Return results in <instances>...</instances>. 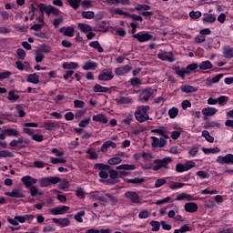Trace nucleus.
Wrapping results in <instances>:
<instances>
[{
    "instance_id": "4d7b16f0",
    "label": "nucleus",
    "mask_w": 233,
    "mask_h": 233,
    "mask_svg": "<svg viewBox=\"0 0 233 233\" xmlns=\"http://www.w3.org/2000/svg\"><path fill=\"white\" fill-rule=\"evenodd\" d=\"M106 198H107V201H110L112 205H117V203H119V199H117V198H116L115 196H112L109 193H106Z\"/></svg>"
},
{
    "instance_id": "e433bc0d",
    "label": "nucleus",
    "mask_w": 233,
    "mask_h": 233,
    "mask_svg": "<svg viewBox=\"0 0 233 233\" xmlns=\"http://www.w3.org/2000/svg\"><path fill=\"white\" fill-rule=\"evenodd\" d=\"M109 5H130V0H105Z\"/></svg>"
},
{
    "instance_id": "09e8293b",
    "label": "nucleus",
    "mask_w": 233,
    "mask_h": 233,
    "mask_svg": "<svg viewBox=\"0 0 233 233\" xmlns=\"http://www.w3.org/2000/svg\"><path fill=\"white\" fill-rule=\"evenodd\" d=\"M67 3L74 10H77L81 6V0H67Z\"/></svg>"
},
{
    "instance_id": "c85d7f7f",
    "label": "nucleus",
    "mask_w": 233,
    "mask_h": 233,
    "mask_svg": "<svg viewBox=\"0 0 233 233\" xmlns=\"http://www.w3.org/2000/svg\"><path fill=\"white\" fill-rule=\"evenodd\" d=\"M27 83H33V85H39V75L36 73L27 75Z\"/></svg>"
},
{
    "instance_id": "6e6552de",
    "label": "nucleus",
    "mask_w": 233,
    "mask_h": 233,
    "mask_svg": "<svg viewBox=\"0 0 233 233\" xmlns=\"http://www.w3.org/2000/svg\"><path fill=\"white\" fill-rule=\"evenodd\" d=\"M217 162L220 165H233V155L227 154L226 156H218Z\"/></svg>"
},
{
    "instance_id": "dca6fc26",
    "label": "nucleus",
    "mask_w": 233,
    "mask_h": 233,
    "mask_svg": "<svg viewBox=\"0 0 233 233\" xmlns=\"http://www.w3.org/2000/svg\"><path fill=\"white\" fill-rule=\"evenodd\" d=\"M125 198H127V199H129L131 203H139V195L136 191L126 192Z\"/></svg>"
},
{
    "instance_id": "423d86ee",
    "label": "nucleus",
    "mask_w": 233,
    "mask_h": 233,
    "mask_svg": "<svg viewBox=\"0 0 233 233\" xmlns=\"http://www.w3.org/2000/svg\"><path fill=\"white\" fill-rule=\"evenodd\" d=\"M196 167V163L194 161H187L185 164L178 163L176 165V172H187L190 170V168H194Z\"/></svg>"
},
{
    "instance_id": "5701e85b",
    "label": "nucleus",
    "mask_w": 233,
    "mask_h": 233,
    "mask_svg": "<svg viewBox=\"0 0 233 233\" xmlns=\"http://www.w3.org/2000/svg\"><path fill=\"white\" fill-rule=\"evenodd\" d=\"M116 105H130L133 103L131 96H120L115 99Z\"/></svg>"
},
{
    "instance_id": "8fccbe9b",
    "label": "nucleus",
    "mask_w": 233,
    "mask_h": 233,
    "mask_svg": "<svg viewBox=\"0 0 233 233\" xmlns=\"http://www.w3.org/2000/svg\"><path fill=\"white\" fill-rule=\"evenodd\" d=\"M121 163H123V159L119 157H114L108 160V164L112 166L119 165Z\"/></svg>"
},
{
    "instance_id": "603ef678",
    "label": "nucleus",
    "mask_w": 233,
    "mask_h": 233,
    "mask_svg": "<svg viewBox=\"0 0 233 233\" xmlns=\"http://www.w3.org/2000/svg\"><path fill=\"white\" fill-rule=\"evenodd\" d=\"M184 186H185V184L180 183V182H171V183H169V188L171 190H177V188H183Z\"/></svg>"
},
{
    "instance_id": "bf43d9fd",
    "label": "nucleus",
    "mask_w": 233,
    "mask_h": 233,
    "mask_svg": "<svg viewBox=\"0 0 233 233\" xmlns=\"http://www.w3.org/2000/svg\"><path fill=\"white\" fill-rule=\"evenodd\" d=\"M224 56L228 59H232V57H233V47H226L224 49Z\"/></svg>"
},
{
    "instance_id": "5fc2aeb1",
    "label": "nucleus",
    "mask_w": 233,
    "mask_h": 233,
    "mask_svg": "<svg viewBox=\"0 0 233 233\" xmlns=\"http://www.w3.org/2000/svg\"><path fill=\"white\" fill-rule=\"evenodd\" d=\"M202 137H205L208 143H214V137L210 136V133L208 130L202 131Z\"/></svg>"
},
{
    "instance_id": "c03bdc74",
    "label": "nucleus",
    "mask_w": 233,
    "mask_h": 233,
    "mask_svg": "<svg viewBox=\"0 0 233 233\" xmlns=\"http://www.w3.org/2000/svg\"><path fill=\"white\" fill-rule=\"evenodd\" d=\"M81 15L84 19H94L96 13L93 11H82Z\"/></svg>"
},
{
    "instance_id": "bb28decb",
    "label": "nucleus",
    "mask_w": 233,
    "mask_h": 233,
    "mask_svg": "<svg viewBox=\"0 0 233 233\" xmlns=\"http://www.w3.org/2000/svg\"><path fill=\"white\" fill-rule=\"evenodd\" d=\"M151 132L153 134H157V136H161L162 137H168V131L165 127H162L160 128L152 129Z\"/></svg>"
},
{
    "instance_id": "2f4dec72",
    "label": "nucleus",
    "mask_w": 233,
    "mask_h": 233,
    "mask_svg": "<svg viewBox=\"0 0 233 233\" xmlns=\"http://www.w3.org/2000/svg\"><path fill=\"white\" fill-rule=\"evenodd\" d=\"M93 91L96 93L102 92L104 94H106V92H110V88H108L106 86H103L99 84H96L93 87Z\"/></svg>"
},
{
    "instance_id": "37998d69",
    "label": "nucleus",
    "mask_w": 233,
    "mask_h": 233,
    "mask_svg": "<svg viewBox=\"0 0 233 233\" xmlns=\"http://www.w3.org/2000/svg\"><path fill=\"white\" fill-rule=\"evenodd\" d=\"M202 21L204 23H216V16L210 14H206L204 15Z\"/></svg>"
},
{
    "instance_id": "052dcab7",
    "label": "nucleus",
    "mask_w": 233,
    "mask_h": 233,
    "mask_svg": "<svg viewBox=\"0 0 233 233\" xmlns=\"http://www.w3.org/2000/svg\"><path fill=\"white\" fill-rule=\"evenodd\" d=\"M80 5L84 10H88V8H92V6H94V5H92V1L90 0H84L80 3Z\"/></svg>"
},
{
    "instance_id": "7ed1b4c3",
    "label": "nucleus",
    "mask_w": 233,
    "mask_h": 233,
    "mask_svg": "<svg viewBox=\"0 0 233 233\" xmlns=\"http://www.w3.org/2000/svg\"><path fill=\"white\" fill-rule=\"evenodd\" d=\"M35 216L34 215H23V216H15L14 218L8 217L7 221L10 225H14V227H17L19 223H32Z\"/></svg>"
},
{
    "instance_id": "20e7f679",
    "label": "nucleus",
    "mask_w": 233,
    "mask_h": 233,
    "mask_svg": "<svg viewBox=\"0 0 233 233\" xmlns=\"http://www.w3.org/2000/svg\"><path fill=\"white\" fill-rule=\"evenodd\" d=\"M134 10H137V12H140L141 15H143L144 17H152V15H154V12L148 11V10H152V6L146 4L137 5L135 9H131V12H134Z\"/></svg>"
},
{
    "instance_id": "58836bf2",
    "label": "nucleus",
    "mask_w": 233,
    "mask_h": 233,
    "mask_svg": "<svg viewBox=\"0 0 233 233\" xmlns=\"http://www.w3.org/2000/svg\"><path fill=\"white\" fill-rule=\"evenodd\" d=\"M78 28L79 30H81V32H84L85 34L92 32V26H90V25L87 24L79 23Z\"/></svg>"
},
{
    "instance_id": "412c9836",
    "label": "nucleus",
    "mask_w": 233,
    "mask_h": 233,
    "mask_svg": "<svg viewBox=\"0 0 233 233\" xmlns=\"http://www.w3.org/2000/svg\"><path fill=\"white\" fill-rule=\"evenodd\" d=\"M59 32L67 37H74L75 29L73 26H63L59 29Z\"/></svg>"
},
{
    "instance_id": "ddd939ff",
    "label": "nucleus",
    "mask_w": 233,
    "mask_h": 233,
    "mask_svg": "<svg viewBox=\"0 0 233 233\" xmlns=\"http://www.w3.org/2000/svg\"><path fill=\"white\" fill-rule=\"evenodd\" d=\"M133 37L137 39L139 43H146L147 41H150L154 36L148 33H137L133 35Z\"/></svg>"
},
{
    "instance_id": "1a4fd4ad",
    "label": "nucleus",
    "mask_w": 233,
    "mask_h": 233,
    "mask_svg": "<svg viewBox=\"0 0 233 233\" xmlns=\"http://www.w3.org/2000/svg\"><path fill=\"white\" fill-rule=\"evenodd\" d=\"M5 196H8V198H14L15 199H19L22 198H25V192L22 188H13L11 192H6Z\"/></svg>"
},
{
    "instance_id": "72a5a7b5",
    "label": "nucleus",
    "mask_w": 233,
    "mask_h": 233,
    "mask_svg": "<svg viewBox=\"0 0 233 233\" xmlns=\"http://www.w3.org/2000/svg\"><path fill=\"white\" fill-rule=\"evenodd\" d=\"M181 90L185 94H194V92H198V87L193 86H183Z\"/></svg>"
},
{
    "instance_id": "680f3d73",
    "label": "nucleus",
    "mask_w": 233,
    "mask_h": 233,
    "mask_svg": "<svg viewBox=\"0 0 233 233\" xmlns=\"http://www.w3.org/2000/svg\"><path fill=\"white\" fill-rule=\"evenodd\" d=\"M150 216H151V213L147 209L140 211V213L138 214V218L140 219H147V218H150Z\"/></svg>"
},
{
    "instance_id": "69168bd1",
    "label": "nucleus",
    "mask_w": 233,
    "mask_h": 233,
    "mask_svg": "<svg viewBox=\"0 0 233 233\" xmlns=\"http://www.w3.org/2000/svg\"><path fill=\"white\" fill-rule=\"evenodd\" d=\"M130 85L131 86H139V85H142L141 79L138 77H133L130 79Z\"/></svg>"
},
{
    "instance_id": "ea45409f",
    "label": "nucleus",
    "mask_w": 233,
    "mask_h": 233,
    "mask_svg": "<svg viewBox=\"0 0 233 233\" xmlns=\"http://www.w3.org/2000/svg\"><path fill=\"white\" fill-rule=\"evenodd\" d=\"M202 151L204 152V154H219L221 149H219V147H202Z\"/></svg>"
},
{
    "instance_id": "b1692460",
    "label": "nucleus",
    "mask_w": 233,
    "mask_h": 233,
    "mask_svg": "<svg viewBox=\"0 0 233 233\" xmlns=\"http://www.w3.org/2000/svg\"><path fill=\"white\" fill-rule=\"evenodd\" d=\"M184 208H185L186 212L194 214V212H198V204H196L194 202L186 203L184 205Z\"/></svg>"
},
{
    "instance_id": "6ab92c4d",
    "label": "nucleus",
    "mask_w": 233,
    "mask_h": 233,
    "mask_svg": "<svg viewBox=\"0 0 233 233\" xmlns=\"http://www.w3.org/2000/svg\"><path fill=\"white\" fill-rule=\"evenodd\" d=\"M53 223H56V225H60L62 228H65V227H70V219L68 218H52Z\"/></svg>"
},
{
    "instance_id": "4be33fe9",
    "label": "nucleus",
    "mask_w": 233,
    "mask_h": 233,
    "mask_svg": "<svg viewBox=\"0 0 233 233\" xmlns=\"http://www.w3.org/2000/svg\"><path fill=\"white\" fill-rule=\"evenodd\" d=\"M44 128L51 132L57 130L59 128V124L57 122L47 121L44 124Z\"/></svg>"
},
{
    "instance_id": "774afa93",
    "label": "nucleus",
    "mask_w": 233,
    "mask_h": 233,
    "mask_svg": "<svg viewBox=\"0 0 233 233\" xmlns=\"http://www.w3.org/2000/svg\"><path fill=\"white\" fill-rule=\"evenodd\" d=\"M75 108H85V101L74 100Z\"/></svg>"
},
{
    "instance_id": "f704fd0d",
    "label": "nucleus",
    "mask_w": 233,
    "mask_h": 233,
    "mask_svg": "<svg viewBox=\"0 0 233 233\" xmlns=\"http://www.w3.org/2000/svg\"><path fill=\"white\" fill-rule=\"evenodd\" d=\"M89 46H91V48H95V50H97V52H99V54H103V52H105V49H103V47L101 46V44H99L98 41H93L89 44Z\"/></svg>"
},
{
    "instance_id": "c756f323",
    "label": "nucleus",
    "mask_w": 233,
    "mask_h": 233,
    "mask_svg": "<svg viewBox=\"0 0 233 233\" xmlns=\"http://www.w3.org/2000/svg\"><path fill=\"white\" fill-rule=\"evenodd\" d=\"M93 121L96 123H102L103 125H106L108 123V119H106V116L103 114H98L93 116Z\"/></svg>"
},
{
    "instance_id": "a211bd4d",
    "label": "nucleus",
    "mask_w": 233,
    "mask_h": 233,
    "mask_svg": "<svg viewBox=\"0 0 233 233\" xmlns=\"http://www.w3.org/2000/svg\"><path fill=\"white\" fill-rule=\"evenodd\" d=\"M99 67V64L94 61H86L85 64L82 66V68L86 71L89 70H97Z\"/></svg>"
},
{
    "instance_id": "9b49d317",
    "label": "nucleus",
    "mask_w": 233,
    "mask_h": 233,
    "mask_svg": "<svg viewBox=\"0 0 233 233\" xmlns=\"http://www.w3.org/2000/svg\"><path fill=\"white\" fill-rule=\"evenodd\" d=\"M154 92H157V90H154L150 87L143 89L140 94V99L142 101H148V99L154 96Z\"/></svg>"
},
{
    "instance_id": "2eb2a0df",
    "label": "nucleus",
    "mask_w": 233,
    "mask_h": 233,
    "mask_svg": "<svg viewBox=\"0 0 233 233\" xmlns=\"http://www.w3.org/2000/svg\"><path fill=\"white\" fill-rule=\"evenodd\" d=\"M110 147L117 148V144H116L112 140H107L101 146L99 152H103L104 154H106V152H108V148Z\"/></svg>"
},
{
    "instance_id": "0e129e2a",
    "label": "nucleus",
    "mask_w": 233,
    "mask_h": 233,
    "mask_svg": "<svg viewBox=\"0 0 233 233\" xmlns=\"http://www.w3.org/2000/svg\"><path fill=\"white\" fill-rule=\"evenodd\" d=\"M7 99H8L9 101H17V99H19V95H15V92L10 91V92L8 93Z\"/></svg>"
},
{
    "instance_id": "c9c22d12",
    "label": "nucleus",
    "mask_w": 233,
    "mask_h": 233,
    "mask_svg": "<svg viewBox=\"0 0 233 233\" xmlns=\"http://www.w3.org/2000/svg\"><path fill=\"white\" fill-rule=\"evenodd\" d=\"M116 170H136V165L122 164L116 167Z\"/></svg>"
},
{
    "instance_id": "a878e982",
    "label": "nucleus",
    "mask_w": 233,
    "mask_h": 233,
    "mask_svg": "<svg viewBox=\"0 0 233 233\" xmlns=\"http://www.w3.org/2000/svg\"><path fill=\"white\" fill-rule=\"evenodd\" d=\"M223 77V74H218L213 78H207L206 79V86H212V85L216 83H219V80Z\"/></svg>"
},
{
    "instance_id": "7c9ffc66",
    "label": "nucleus",
    "mask_w": 233,
    "mask_h": 233,
    "mask_svg": "<svg viewBox=\"0 0 233 233\" xmlns=\"http://www.w3.org/2000/svg\"><path fill=\"white\" fill-rule=\"evenodd\" d=\"M29 192L32 198H35V196H43L45 194L39 187H37V186H31V187H29Z\"/></svg>"
},
{
    "instance_id": "f03ea898",
    "label": "nucleus",
    "mask_w": 233,
    "mask_h": 233,
    "mask_svg": "<svg viewBox=\"0 0 233 233\" xmlns=\"http://www.w3.org/2000/svg\"><path fill=\"white\" fill-rule=\"evenodd\" d=\"M172 163V157H166L162 159H156L154 160V166H150L147 168H151L155 172H157V170H161V168H165L166 170H168L170 168L169 165Z\"/></svg>"
},
{
    "instance_id": "f3484780",
    "label": "nucleus",
    "mask_w": 233,
    "mask_h": 233,
    "mask_svg": "<svg viewBox=\"0 0 233 233\" xmlns=\"http://www.w3.org/2000/svg\"><path fill=\"white\" fill-rule=\"evenodd\" d=\"M176 201H196L194 195H190L187 193H181L175 198Z\"/></svg>"
},
{
    "instance_id": "4468645a",
    "label": "nucleus",
    "mask_w": 233,
    "mask_h": 233,
    "mask_svg": "<svg viewBox=\"0 0 233 233\" xmlns=\"http://www.w3.org/2000/svg\"><path fill=\"white\" fill-rule=\"evenodd\" d=\"M157 57L161 61H168L169 63H174V56H172V53H168L166 51H160L157 54Z\"/></svg>"
},
{
    "instance_id": "4c0bfd02",
    "label": "nucleus",
    "mask_w": 233,
    "mask_h": 233,
    "mask_svg": "<svg viewBox=\"0 0 233 233\" xmlns=\"http://www.w3.org/2000/svg\"><path fill=\"white\" fill-rule=\"evenodd\" d=\"M198 68H199V65L193 63V64L187 65L185 69L187 76H189V74H192V72H194L195 70H198Z\"/></svg>"
},
{
    "instance_id": "a18cd8bd",
    "label": "nucleus",
    "mask_w": 233,
    "mask_h": 233,
    "mask_svg": "<svg viewBox=\"0 0 233 233\" xmlns=\"http://www.w3.org/2000/svg\"><path fill=\"white\" fill-rule=\"evenodd\" d=\"M25 143V139L23 137H19L17 140L14 139L9 143V147L15 148L19 147V145H23Z\"/></svg>"
},
{
    "instance_id": "a19ab883",
    "label": "nucleus",
    "mask_w": 233,
    "mask_h": 233,
    "mask_svg": "<svg viewBox=\"0 0 233 233\" xmlns=\"http://www.w3.org/2000/svg\"><path fill=\"white\" fill-rule=\"evenodd\" d=\"M86 154L90 156L89 159L96 160L99 157V151H96V149L89 148L87 149Z\"/></svg>"
},
{
    "instance_id": "864d4df0",
    "label": "nucleus",
    "mask_w": 233,
    "mask_h": 233,
    "mask_svg": "<svg viewBox=\"0 0 233 233\" xmlns=\"http://www.w3.org/2000/svg\"><path fill=\"white\" fill-rule=\"evenodd\" d=\"M16 56H18V59H21L22 61H25L26 58V51L23 48H18L16 50Z\"/></svg>"
},
{
    "instance_id": "473e14b6",
    "label": "nucleus",
    "mask_w": 233,
    "mask_h": 233,
    "mask_svg": "<svg viewBox=\"0 0 233 233\" xmlns=\"http://www.w3.org/2000/svg\"><path fill=\"white\" fill-rule=\"evenodd\" d=\"M63 68L66 69V70H76V68H79V64L76 63V62H65L63 64Z\"/></svg>"
},
{
    "instance_id": "6e6d98bb",
    "label": "nucleus",
    "mask_w": 233,
    "mask_h": 233,
    "mask_svg": "<svg viewBox=\"0 0 233 233\" xmlns=\"http://www.w3.org/2000/svg\"><path fill=\"white\" fill-rule=\"evenodd\" d=\"M86 213L85 212V210L79 211L75 215V219L76 221H77L78 223H83V218H85V215Z\"/></svg>"
},
{
    "instance_id": "e2e57ef3",
    "label": "nucleus",
    "mask_w": 233,
    "mask_h": 233,
    "mask_svg": "<svg viewBox=\"0 0 233 233\" xmlns=\"http://www.w3.org/2000/svg\"><path fill=\"white\" fill-rule=\"evenodd\" d=\"M217 101L220 106L227 105V103H228V96H221L218 98H217Z\"/></svg>"
},
{
    "instance_id": "f8f14e48",
    "label": "nucleus",
    "mask_w": 233,
    "mask_h": 233,
    "mask_svg": "<svg viewBox=\"0 0 233 233\" xmlns=\"http://www.w3.org/2000/svg\"><path fill=\"white\" fill-rule=\"evenodd\" d=\"M22 183L25 185V188H30L37 183V179L32 177L31 176H25L21 178Z\"/></svg>"
},
{
    "instance_id": "13d9d810",
    "label": "nucleus",
    "mask_w": 233,
    "mask_h": 233,
    "mask_svg": "<svg viewBox=\"0 0 233 233\" xmlns=\"http://www.w3.org/2000/svg\"><path fill=\"white\" fill-rule=\"evenodd\" d=\"M150 225L152 227V232H157L159 231V228L161 227V223L156 221V220H152L150 221Z\"/></svg>"
},
{
    "instance_id": "aec40b11",
    "label": "nucleus",
    "mask_w": 233,
    "mask_h": 233,
    "mask_svg": "<svg viewBox=\"0 0 233 233\" xmlns=\"http://www.w3.org/2000/svg\"><path fill=\"white\" fill-rule=\"evenodd\" d=\"M132 70V67L128 65L123 66L121 67H117L115 70V74L117 76H126V74H128Z\"/></svg>"
},
{
    "instance_id": "cd10ccee",
    "label": "nucleus",
    "mask_w": 233,
    "mask_h": 233,
    "mask_svg": "<svg viewBox=\"0 0 233 233\" xmlns=\"http://www.w3.org/2000/svg\"><path fill=\"white\" fill-rule=\"evenodd\" d=\"M2 132L3 134H5V136L8 137H19V136H21V133H19V131H17V129L15 128L4 129L2 130Z\"/></svg>"
},
{
    "instance_id": "0eeeda50",
    "label": "nucleus",
    "mask_w": 233,
    "mask_h": 233,
    "mask_svg": "<svg viewBox=\"0 0 233 233\" xmlns=\"http://www.w3.org/2000/svg\"><path fill=\"white\" fill-rule=\"evenodd\" d=\"M99 81H112L114 79V71L112 69H104L98 75Z\"/></svg>"
},
{
    "instance_id": "3c124183",
    "label": "nucleus",
    "mask_w": 233,
    "mask_h": 233,
    "mask_svg": "<svg viewBox=\"0 0 233 233\" xmlns=\"http://www.w3.org/2000/svg\"><path fill=\"white\" fill-rule=\"evenodd\" d=\"M177 114H179V109H177V107H172L168 110L170 119H176V117H177Z\"/></svg>"
},
{
    "instance_id": "39448f33",
    "label": "nucleus",
    "mask_w": 233,
    "mask_h": 233,
    "mask_svg": "<svg viewBox=\"0 0 233 233\" xmlns=\"http://www.w3.org/2000/svg\"><path fill=\"white\" fill-rule=\"evenodd\" d=\"M169 137H151L152 139V147L153 148H163L164 147H167V144L168 143L167 139H169Z\"/></svg>"
},
{
    "instance_id": "f257e3e1",
    "label": "nucleus",
    "mask_w": 233,
    "mask_h": 233,
    "mask_svg": "<svg viewBox=\"0 0 233 233\" xmlns=\"http://www.w3.org/2000/svg\"><path fill=\"white\" fill-rule=\"evenodd\" d=\"M148 110H150V106H140L137 107V110L135 111V118L138 123H145V121L150 119Z\"/></svg>"
},
{
    "instance_id": "79ce46f5",
    "label": "nucleus",
    "mask_w": 233,
    "mask_h": 233,
    "mask_svg": "<svg viewBox=\"0 0 233 233\" xmlns=\"http://www.w3.org/2000/svg\"><path fill=\"white\" fill-rule=\"evenodd\" d=\"M59 15V9H57L56 7H54L53 5H47V12H46V15L50 16V15Z\"/></svg>"
},
{
    "instance_id": "de8ad7c7",
    "label": "nucleus",
    "mask_w": 233,
    "mask_h": 233,
    "mask_svg": "<svg viewBox=\"0 0 233 233\" xmlns=\"http://www.w3.org/2000/svg\"><path fill=\"white\" fill-rule=\"evenodd\" d=\"M6 157H14V153L6 149L0 150V159Z\"/></svg>"
},
{
    "instance_id": "338daca9",
    "label": "nucleus",
    "mask_w": 233,
    "mask_h": 233,
    "mask_svg": "<svg viewBox=\"0 0 233 233\" xmlns=\"http://www.w3.org/2000/svg\"><path fill=\"white\" fill-rule=\"evenodd\" d=\"M189 17H191V19H199V17H201V12L200 11H191L189 13Z\"/></svg>"
},
{
    "instance_id": "393cba45",
    "label": "nucleus",
    "mask_w": 233,
    "mask_h": 233,
    "mask_svg": "<svg viewBox=\"0 0 233 233\" xmlns=\"http://www.w3.org/2000/svg\"><path fill=\"white\" fill-rule=\"evenodd\" d=\"M218 113V109L216 107H204L202 109V115L206 117H210L211 116H215Z\"/></svg>"
},
{
    "instance_id": "49530a36",
    "label": "nucleus",
    "mask_w": 233,
    "mask_h": 233,
    "mask_svg": "<svg viewBox=\"0 0 233 233\" xmlns=\"http://www.w3.org/2000/svg\"><path fill=\"white\" fill-rule=\"evenodd\" d=\"M200 70H210V68H212V63L208 60L202 62L199 66H198Z\"/></svg>"
},
{
    "instance_id": "9d476101",
    "label": "nucleus",
    "mask_w": 233,
    "mask_h": 233,
    "mask_svg": "<svg viewBox=\"0 0 233 233\" xmlns=\"http://www.w3.org/2000/svg\"><path fill=\"white\" fill-rule=\"evenodd\" d=\"M68 210H70V207L59 206V207L51 208L50 212L51 214H53V216H59V215L66 214Z\"/></svg>"
}]
</instances>
